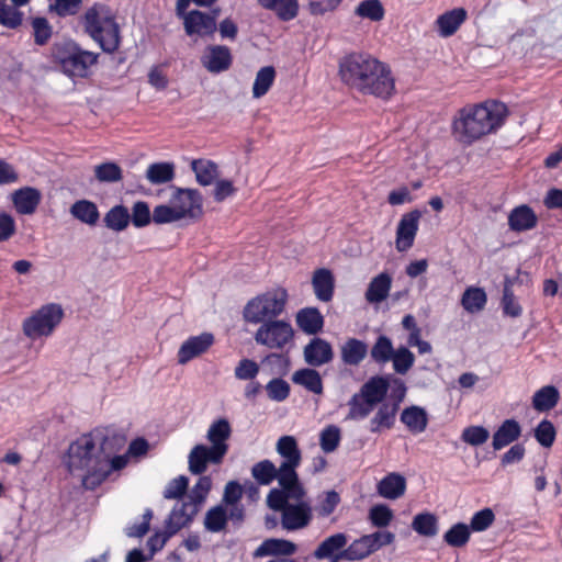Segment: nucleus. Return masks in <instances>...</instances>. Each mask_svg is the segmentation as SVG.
Returning a JSON list of instances; mask_svg holds the SVG:
<instances>
[{
    "instance_id": "obj_1",
    "label": "nucleus",
    "mask_w": 562,
    "mask_h": 562,
    "mask_svg": "<svg viewBox=\"0 0 562 562\" xmlns=\"http://www.w3.org/2000/svg\"><path fill=\"white\" fill-rule=\"evenodd\" d=\"M341 82L362 95L389 100L395 92V79L390 66L362 52L345 55L338 63Z\"/></svg>"
},
{
    "instance_id": "obj_2",
    "label": "nucleus",
    "mask_w": 562,
    "mask_h": 562,
    "mask_svg": "<svg viewBox=\"0 0 562 562\" xmlns=\"http://www.w3.org/2000/svg\"><path fill=\"white\" fill-rule=\"evenodd\" d=\"M507 115L506 104L496 100L468 104L454 115L452 135L459 143L471 145L483 136L497 132L505 124Z\"/></svg>"
},
{
    "instance_id": "obj_3",
    "label": "nucleus",
    "mask_w": 562,
    "mask_h": 562,
    "mask_svg": "<svg viewBox=\"0 0 562 562\" xmlns=\"http://www.w3.org/2000/svg\"><path fill=\"white\" fill-rule=\"evenodd\" d=\"M111 439L103 431L83 434L68 448L67 467L71 473L79 472L87 490L100 486V472L104 469V454Z\"/></svg>"
},
{
    "instance_id": "obj_4",
    "label": "nucleus",
    "mask_w": 562,
    "mask_h": 562,
    "mask_svg": "<svg viewBox=\"0 0 562 562\" xmlns=\"http://www.w3.org/2000/svg\"><path fill=\"white\" fill-rule=\"evenodd\" d=\"M85 33L106 54L121 46V30L111 8L101 2L93 3L81 16Z\"/></svg>"
},
{
    "instance_id": "obj_5",
    "label": "nucleus",
    "mask_w": 562,
    "mask_h": 562,
    "mask_svg": "<svg viewBox=\"0 0 562 562\" xmlns=\"http://www.w3.org/2000/svg\"><path fill=\"white\" fill-rule=\"evenodd\" d=\"M52 56L66 76L77 78H87L99 59L98 53L83 49L72 40L55 43Z\"/></svg>"
},
{
    "instance_id": "obj_6",
    "label": "nucleus",
    "mask_w": 562,
    "mask_h": 562,
    "mask_svg": "<svg viewBox=\"0 0 562 562\" xmlns=\"http://www.w3.org/2000/svg\"><path fill=\"white\" fill-rule=\"evenodd\" d=\"M288 302L285 289L278 288L267 291L251 299L244 307L243 315L250 324H263L265 322L277 321Z\"/></svg>"
},
{
    "instance_id": "obj_7",
    "label": "nucleus",
    "mask_w": 562,
    "mask_h": 562,
    "mask_svg": "<svg viewBox=\"0 0 562 562\" xmlns=\"http://www.w3.org/2000/svg\"><path fill=\"white\" fill-rule=\"evenodd\" d=\"M64 317V311L59 304L49 303L43 305L23 322V333L35 340L53 334Z\"/></svg>"
},
{
    "instance_id": "obj_8",
    "label": "nucleus",
    "mask_w": 562,
    "mask_h": 562,
    "mask_svg": "<svg viewBox=\"0 0 562 562\" xmlns=\"http://www.w3.org/2000/svg\"><path fill=\"white\" fill-rule=\"evenodd\" d=\"M294 336V330L289 322L270 321L265 322L257 329L255 340L258 345L270 349H283Z\"/></svg>"
},
{
    "instance_id": "obj_9",
    "label": "nucleus",
    "mask_w": 562,
    "mask_h": 562,
    "mask_svg": "<svg viewBox=\"0 0 562 562\" xmlns=\"http://www.w3.org/2000/svg\"><path fill=\"white\" fill-rule=\"evenodd\" d=\"M276 450L283 459L280 464L282 482H286L289 479H299L296 469L301 464L302 453L296 439L293 436L280 437L277 441Z\"/></svg>"
},
{
    "instance_id": "obj_10",
    "label": "nucleus",
    "mask_w": 562,
    "mask_h": 562,
    "mask_svg": "<svg viewBox=\"0 0 562 562\" xmlns=\"http://www.w3.org/2000/svg\"><path fill=\"white\" fill-rule=\"evenodd\" d=\"M280 490L272 488L267 497L268 506L276 512H283L290 505L289 499L301 501L305 496V490L299 479H289L282 482L279 479Z\"/></svg>"
},
{
    "instance_id": "obj_11",
    "label": "nucleus",
    "mask_w": 562,
    "mask_h": 562,
    "mask_svg": "<svg viewBox=\"0 0 562 562\" xmlns=\"http://www.w3.org/2000/svg\"><path fill=\"white\" fill-rule=\"evenodd\" d=\"M169 202L182 218H196L202 214V195L196 189L173 188Z\"/></svg>"
},
{
    "instance_id": "obj_12",
    "label": "nucleus",
    "mask_w": 562,
    "mask_h": 562,
    "mask_svg": "<svg viewBox=\"0 0 562 562\" xmlns=\"http://www.w3.org/2000/svg\"><path fill=\"white\" fill-rule=\"evenodd\" d=\"M290 504L281 513V526L288 531L300 530L307 527L312 520V507L303 499Z\"/></svg>"
},
{
    "instance_id": "obj_13",
    "label": "nucleus",
    "mask_w": 562,
    "mask_h": 562,
    "mask_svg": "<svg viewBox=\"0 0 562 562\" xmlns=\"http://www.w3.org/2000/svg\"><path fill=\"white\" fill-rule=\"evenodd\" d=\"M420 217L422 213L418 210H413L408 213H405L401 217L396 229L395 240L396 249L398 251H406L414 245Z\"/></svg>"
},
{
    "instance_id": "obj_14",
    "label": "nucleus",
    "mask_w": 562,
    "mask_h": 562,
    "mask_svg": "<svg viewBox=\"0 0 562 562\" xmlns=\"http://www.w3.org/2000/svg\"><path fill=\"white\" fill-rule=\"evenodd\" d=\"M201 64L211 74L224 72L233 64L232 52L225 45H210L201 57Z\"/></svg>"
},
{
    "instance_id": "obj_15",
    "label": "nucleus",
    "mask_w": 562,
    "mask_h": 562,
    "mask_svg": "<svg viewBox=\"0 0 562 562\" xmlns=\"http://www.w3.org/2000/svg\"><path fill=\"white\" fill-rule=\"evenodd\" d=\"M183 26L188 36H212L217 30L215 16L200 10L189 11L186 14Z\"/></svg>"
},
{
    "instance_id": "obj_16",
    "label": "nucleus",
    "mask_w": 562,
    "mask_h": 562,
    "mask_svg": "<svg viewBox=\"0 0 562 562\" xmlns=\"http://www.w3.org/2000/svg\"><path fill=\"white\" fill-rule=\"evenodd\" d=\"M348 543V536L344 532L334 533L325 538L314 550L313 557L316 560H328L329 562L345 561L344 551Z\"/></svg>"
},
{
    "instance_id": "obj_17",
    "label": "nucleus",
    "mask_w": 562,
    "mask_h": 562,
    "mask_svg": "<svg viewBox=\"0 0 562 562\" xmlns=\"http://www.w3.org/2000/svg\"><path fill=\"white\" fill-rule=\"evenodd\" d=\"M214 344V335L211 333H202L191 336L180 346L177 358L179 364H186L192 359L206 352Z\"/></svg>"
},
{
    "instance_id": "obj_18",
    "label": "nucleus",
    "mask_w": 562,
    "mask_h": 562,
    "mask_svg": "<svg viewBox=\"0 0 562 562\" xmlns=\"http://www.w3.org/2000/svg\"><path fill=\"white\" fill-rule=\"evenodd\" d=\"M232 435V427L226 418H218L214 420L206 432V439L211 442V448L214 454L225 457L228 451L227 440Z\"/></svg>"
},
{
    "instance_id": "obj_19",
    "label": "nucleus",
    "mask_w": 562,
    "mask_h": 562,
    "mask_svg": "<svg viewBox=\"0 0 562 562\" xmlns=\"http://www.w3.org/2000/svg\"><path fill=\"white\" fill-rule=\"evenodd\" d=\"M303 355L305 362L315 368L330 362L334 358V350L327 340L314 337L304 347Z\"/></svg>"
},
{
    "instance_id": "obj_20",
    "label": "nucleus",
    "mask_w": 562,
    "mask_h": 562,
    "mask_svg": "<svg viewBox=\"0 0 562 562\" xmlns=\"http://www.w3.org/2000/svg\"><path fill=\"white\" fill-rule=\"evenodd\" d=\"M212 451L202 443L194 446L188 457L189 471L194 475H201L206 471L207 463L221 464L224 458Z\"/></svg>"
},
{
    "instance_id": "obj_21",
    "label": "nucleus",
    "mask_w": 562,
    "mask_h": 562,
    "mask_svg": "<svg viewBox=\"0 0 562 562\" xmlns=\"http://www.w3.org/2000/svg\"><path fill=\"white\" fill-rule=\"evenodd\" d=\"M198 512L199 509L194 503L184 501L181 504H176L165 521V528L169 531V535L175 536L181 528L192 521Z\"/></svg>"
},
{
    "instance_id": "obj_22",
    "label": "nucleus",
    "mask_w": 562,
    "mask_h": 562,
    "mask_svg": "<svg viewBox=\"0 0 562 562\" xmlns=\"http://www.w3.org/2000/svg\"><path fill=\"white\" fill-rule=\"evenodd\" d=\"M15 211L21 215L33 214L42 201V193L34 187H23L11 193Z\"/></svg>"
},
{
    "instance_id": "obj_23",
    "label": "nucleus",
    "mask_w": 562,
    "mask_h": 562,
    "mask_svg": "<svg viewBox=\"0 0 562 562\" xmlns=\"http://www.w3.org/2000/svg\"><path fill=\"white\" fill-rule=\"evenodd\" d=\"M538 217L535 211L527 204L514 207L508 214V226L513 232H526L535 228Z\"/></svg>"
},
{
    "instance_id": "obj_24",
    "label": "nucleus",
    "mask_w": 562,
    "mask_h": 562,
    "mask_svg": "<svg viewBox=\"0 0 562 562\" xmlns=\"http://www.w3.org/2000/svg\"><path fill=\"white\" fill-rule=\"evenodd\" d=\"M376 406L378 409L369 423V430L372 434L381 432L383 429H391L395 424L398 411V403L384 402Z\"/></svg>"
},
{
    "instance_id": "obj_25",
    "label": "nucleus",
    "mask_w": 562,
    "mask_h": 562,
    "mask_svg": "<svg viewBox=\"0 0 562 562\" xmlns=\"http://www.w3.org/2000/svg\"><path fill=\"white\" fill-rule=\"evenodd\" d=\"M467 20V11L463 8H456L440 14L435 24L441 37L452 36L462 23Z\"/></svg>"
},
{
    "instance_id": "obj_26",
    "label": "nucleus",
    "mask_w": 562,
    "mask_h": 562,
    "mask_svg": "<svg viewBox=\"0 0 562 562\" xmlns=\"http://www.w3.org/2000/svg\"><path fill=\"white\" fill-rule=\"evenodd\" d=\"M389 387L390 383L387 378L374 375L361 385L358 393L376 406L384 403L383 401L387 394Z\"/></svg>"
},
{
    "instance_id": "obj_27",
    "label": "nucleus",
    "mask_w": 562,
    "mask_h": 562,
    "mask_svg": "<svg viewBox=\"0 0 562 562\" xmlns=\"http://www.w3.org/2000/svg\"><path fill=\"white\" fill-rule=\"evenodd\" d=\"M296 552V544L286 539L270 538L261 542L255 550L254 557L283 555L289 558Z\"/></svg>"
},
{
    "instance_id": "obj_28",
    "label": "nucleus",
    "mask_w": 562,
    "mask_h": 562,
    "mask_svg": "<svg viewBox=\"0 0 562 562\" xmlns=\"http://www.w3.org/2000/svg\"><path fill=\"white\" fill-rule=\"evenodd\" d=\"M368 345L358 338H348L340 346V358L345 366L358 367L367 357Z\"/></svg>"
},
{
    "instance_id": "obj_29",
    "label": "nucleus",
    "mask_w": 562,
    "mask_h": 562,
    "mask_svg": "<svg viewBox=\"0 0 562 562\" xmlns=\"http://www.w3.org/2000/svg\"><path fill=\"white\" fill-rule=\"evenodd\" d=\"M314 293L321 302H329L334 296L335 279L330 270L321 268L314 271L312 278Z\"/></svg>"
},
{
    "instance_id": "obj_30",
    "label": "nucleus",
    "mask_w": 562,
    "mask_h": 562,
    "mask_svg": "<svg viewBox=\"0 0 562 562\" xmlns=\"http://www.w3.org/2000/svg\"><path fill=\"white\" fill-rule=\"evenodd\" d=\"M406 479L396 472L385 475L376 485L378 494L386 499H397L405 494Z\"/></svg>"
},
{
    "instance_id": "obj_31",
    "label": "nucleus",
    "mask_w": 562,
    "mask_h": 562,
    "mask_svg": "<svg viewBox=\"0 0 562 562\" xmlns=\"http://www.w3.org/2000/svg\"><path fill=\"white\" fill-rule=\"evenodd\" d=\"M257 2L262 9L273 12L283 22L294 20L299 14L297 0H257Z\"/></svg>"
},
{
    "instance_id": "obj_32",
    "label": "nucleus",
    "mask_w": 562,
    "mask_h": 562,
    "mask_svg": "<svg viewBox=\"0 0 562 562\" xmlns=\"http://www.w3.org/2000/svg\"><path fill=\"white\" fill-rule=\"evenodd\" d=\"M297 327L307 335H316L324 327V316L317 307H304L296 313Z\"/></svg>"
},
{
    "instance_id": "obj_33",
    "label": "nucleus",
    "mask_w": 562,
    "mask_h": 562,
    "mask_svg": "<svg viewBox=\"0 0 562 562\" xmlns=\"http://www.w3.org/2000/svg\"><path fill=\"white\" fill-rule=\"evenodd\" d=\"M520 435L521 427L519 423L515 419H506L494 432L492 446L495 450H501L516 441Z\"/></svg>"
},
{
    "instance_id": "obj_34",
    "label": "nucleus",
    "mask_w": 562,
    "mask_h": 562,
    "mask_svg": "<svg viewBox=\"0 0 562 562\" xmlns=\"http://www.w3.org/2000/svg\"><path fill=\"white\" fill-rule=\"evenodd\" d=\"M401 422L412 434H422L428 425V415L425 408L416 405L404 408L400 416Z\"/></svg>"
},
{
    "instance_id": "obj_35",
    "label": "nucleus",
    "mask_w": 562,
    "mask_h": 562,
    "mask_svg": "<svg viewBox=\"0 0 562 562\" xmlns=\"http://www.w3.org/2000/svg\"><path fill=\"white\" fill-rule=\"evenodd\" d=\"M392 285V278L389 273L382 272L374 277L366 291V300L369 303H380L384 301Z\"/></svg>"
},
{
    "instance_id": "obj_36",
    "label": "nucleus",
    "mask_w": 562,
    "mask_h": 562,
    "mask_svg": "<svg viewBox=\"0 0 562 562\" xmlns=\"http://www.w3.org/2000/svg\"><path fill=\"white\" fill-rule=\"evenodd\" d=\"M292 382L301 385L314 394L323 393V380L318 371L313 368L296 370L292 375Z\"/></svg>"
},
{
    "instance_id": "obj_37",
    "label": "nucleus",
    "mask_w": 562,
    "mask_h": 562,
    "mask_svg": "<svg viewBox=\"0 0 562 562\" xmlns=\"http://www.w3.org/2000/svg\"><path fill=\"white\" fill-rule=\"evenodd\" d=\"M559 400V390L554 385H546L533 393L531 403L537 412L544 413L555 407Z\"/></svg>"
},
{
    "instance_id": "obj_38",
    "label": "nucleus",
    "mask_w": 562,
    "mask_h": 562,
    "mask_svg": "<svg viewBox=\"0 0 562 562\" xmlns=\"http://www.w3.org/2000/svg\"><path fill=\"white\" fill-rule=\"evenodd\" d=\"M70 214L81 223L93 226L100 217L95 203L89 200H78L70 206Z\"/></svg>"
},
{
    "instance_id": "obj_39",
    "label": "nucleus",
    "mask_w": 562,
    "mask_h": 562,
    "mask_svg": "<svg viewBox=\"0 0 562 562\" xmlns=\"http://www.w3.org/2000/svg\"><path fill=\"white\" fill-rule=\"evenodd\" d=\"M105 227L114 232H122L127 228L131 223L128 209L123 204L111 207L103 217Z\"/></svg>"
},
{
    "instance_id": "obj_40",
    "label": "nucleus",
    "mask_w": 562,
    "mask_h": 562,
    "mask_svg": "<svg viewBox=\"0 0 562 562\" xmlns=\"http://www.w3.org/2000/svg\"><path fill=\"white\" fill-rule=\"evenodd\" d=\"M280 467L268 459L255 463L251 468V475L260 485H269L281 477Z\"/></svg>"
},
{
    "instance_id": "obj_41",
    "label": "nucleus",
    "mask_w": 562,
    "mask_h": 562,
    "mask_svg": "<svg viewBox=\"0 0 562 562\" xmlns=\"http://www.w3.org/2000/svg\"><path fill=\"white\" fill-rule=\"evenodd\" d=\"M348 414L346 416V420H363L366 419L374 409L375 405L371 402H368L361 394L358 392L355 393L348 401Z\"/></svg>"
},
{
    "instance_id": "obj_42",
    "label": "nucleus",
    "mask_w": 562,
    "mask_h": 562,
    "mask_svg": "<svg viewBox=\"0 0 562 562\" xmlns=\"http://www.w3.org/2000/svg\"><path fill=\"white\" fill-rule=\"evenodd\" d=\"M175 178V164L173 162H154L150 164L146 170V179L151 184H162L171 181Z\"/></svg>"
},
{
    "instance_id": "obj_43",
    "label": "nucleus",
    "mask_w": 562,
    "mask_h": 562,
    "mask_svg": "<svg viewBox=\"0 0 562 562\" xmlns=\"http://www.w3.org/2000/svg\"><path fill=\"white\" fill-rule=\"evenodd\" d=\"M191 168L201 186L212 184L217 177V165L212 160L194 159L191 162Z\"/></svg>"
},
{
    "instance_id": "obj_44",
    "label": "nucleus",
    "mask_w": 562,
    "mask_h": 562,
    "mask_svg": "<svg viewBox=\"0 0 562 562\" xmlns=\"http://www.w3.org/2000/svg\"><path fill=\"white\" fill-rule=\"evenodd\" d=\"M394 351L391 338L380 335L370 349V356L375 363L385 364L391 361Z\"/></svg>"
},
{
    "instance_id": "obj_45",
    "label": "nucleus",
    "mask_w": 562,
    "mask_h": 562,
    "mask_svg": "<svg viewBox=\"0 0 562 562\" xmlns=\"http://www.w3.org/2000/svg\"><path fill=\"white\" fill-rule=\"evenodd\" d=\"M276 79V69L266 66L258 70L252 86V97L259 99L268 93Z\"/></svg>"
},
{
    "instance_id": "obj_46",
    "label": "nucleus",
    "mask_w": 562,
    "mask_h": 562,
    "mask_svg": "<svg viewBox=\"0 0 562 562\" xmlns=\"http://www.w3.org/2000/svg\"><path fill=\"white\" fill-rule=\"evenodd\" d=\"M487 297L486 293L481 288H468L461 300V304L467 312L476 313L484 308Z\"/></svg>"
},
{
    "instance_id": "obj_47",
    "label": "nucleus",
    "mask_w": 562,
    "mask_h": 562,
    "mask_svg": "<svg viewBox=\"0 0 562 562\" xmlns=\"http://www.w3.org/2000/svg\"><path fill=\"white\" fill-rule=\"evenodd\" d=\"M24 14L19 7L0 1V24L10 30H16L23 23Z\"/></svg>"
},
{
    "instance_id": "obj_48",
    "label": "nucleus",
    "mask_w": 562,
    "mask_h": 562,
    "mask_svg": "<svg viewBox=\"0 0 562 562\" xmlns=\"http://www.w3.org/2000/svg\"><path fill=\"white\" fill-rule=\"evenodd\" d=\"M412 528L420 536L434 537L438 532V519L431 513H420L414 517Z\"/></svg>"
},
{
    "instance_id": "obj_49",
    "label": "nucleus",
    "mask_w": 562,
    "mask_h": 562,
    "mask_svg": "<svg viewBox=\"0 0 562 562\" xmlns=\"http://www.w3.org/2000/svg\"><path fill=\"white\" fill-rule=\"evenodd\" d=\"M471 530L469 526L463 522H457L445 532L443 541L452 548H461L469 542Z\"/></svg>"
},
{
    "instance_id": "obj_50",
    "label": "nucleus",
    "mask_w": 562,
    "mask_h": 562,
    "mask_svg": "<svg viewBox=\"0 0 562 562\" xmlns=\"http://www.w3.org/2000/svg\"><path fill=\"white\" fill-rule=\"evenodd\" d=\"M355 13L362 19L379 22L384 19L385 10L380 0H363L356 7Z\"/></svg>"
},
{
    "instance_id": "obj_51",
    "label": "nucleus",
    "mask_w": 562,
    "mask_h": 562,
    "mask_svg": "<svg viewBox=\"0 0 562 562\" xmlns=\"http://www.w3.org/2000/svg\"><path fill=\"white\" fill-rule=\"evenodd\" d=\"M94 177L101 183H114L122 180L123 171L116 162L105 161L94 167Z\"/></svg>"
},
{
    "instance_id": "obj_52",
    "label": "nucleus",
    "mask_w": 562,
    "mask_h": 562,
    "mask_svg": "<svg viewBox=\"0 0 562 562\" xmlns=\"http://www.w3.org/2000/svg\"><path fill=\"white\" fill-rule=\"evenodd\" d=\"M227 524V512L221 505L210 508L204 518V527L210 532H221Z\"/></svg>"
},
{
    "instance_id": "obj_53",
    "label": "nucleus",
    "mask_w": 562,
    "mask_h": 562,
    "mask_svg": "<svg viewBox=\"0 0 562 562\" xmlns=\"http://www.w3.org/2000/svg\"><path fill=\"white\" fill-rule=\"evenodd\" d=\"M113 446H108L104 454V469L100 472V485L110 476L113 471H120L127 464L126 456H112Z\"/></svg>"
},
{
    "instance_id": "obj_54",
    "label": "nucleus",
    "mask_w": 562,
    "mask_h": 562,
    "mask_svg": "<svg viewBox=\"0 0 562 562\" xmlns=\"http://www.w3.org/2000/svg\"><path fill=\"white\" fill-rule=\"evenodd\" d=\"M391 361L396 373L406 374L414 366L415 356L407 347L401 346L395 349Z\"/></svg>"
},
{
    "instance_id": "obj_55",
    "label": "nucleus",
    "mask_w": 562,
    "mask_h": 562,
    "mask_svg": "<svg viewBox=\"0 0 562 562\" xmlns=\"http://www.w3.org/2000/svg\"><path fill=\"white\" fill-rule=\"evenodd\" d=\"M373 553L369 542H367L366 536L355 540L344 551L342 558L345 561H357L362 560Z\"/></svg>"
},
{
    "instance_id": "obj_56",
    "label": "nucleus",
    "mask_w": 562,
    "mask_h": 562,
    "mask_svg": "<svg viewBox=\"0 0 562 562\" xmlns=\"http://www.w3.org/2000/svg\"><path fill=\"white\" fill-rule=\"evenodd\" d=\"M341 440L340 429L335 425L325 427L319 434V446L325 453L334 452Z\"/></svg>"
},
{
    "instance_id": "obj_57",
    "label": "nucleus",
    "mask_w": 562,
    "mask_h": 562,
    "mask_svg": "<svg viewBox=\"0 0 562 562\" xmlns=\"http://www.w3.org/2000/svg\"><path fill=\"white\" fill-rule=\"evenodd\" d=\"M535 438L543 448H551L557 438V430L552 422L542 419L533 431Z\"/></svg>"
},
{
    "instance_id": "obj_58",
    "label": "nucleus",
    "mask_w": 562,
    "mask_h": 562,
    "mask_svg": "<svg viewBox=\"0 0 562 562\" xmlns=\"http://www.w3.org/2000/svg\"><path fill=\"white\" fill-rule=\"evenodd\" d=\"M502 306L505 315L510 317H518L521 315L522 308L516 301L512 290V282L506 279L503 289Z\"/></svg>"
},
{
    "instance_id": "obj_59",
    "label": "nucleus",
    "mask_w": 562,
    "mask_h": 562,
    "mask_svg": "<svg viewBox=\"0 0 562 562\" xmlns=\"http://www.w3.org/2000/svg\"><path fill=\"white\" fill-rule=\"evenodd\" d=\"M131 223L136 228H143L150 224L153 214L150 213L149 205L145 201H137L132 206Z\"/></svg>"
},
{
    "instance_id": "obj_60",
    "label": "nucleus",
    "mask_w": 562,
    "mask_h": 562,
    "mask_svg": "<svg viewBox=\"0 0 562 562\" xmlns=\"http://www.w3.org/2000/svg\"><path fill=\"white\" fill-rule=\"evenodd\" d=\"M82 7V0H55L48 4V11L59 18L76 15Z\"/></svg>"
},
{
    "instance_id": "obj_61",
    "label": "nucleus",
    "mask_w": 562,
    "mask_h": 562,
    "mask_svg": "<svg viewBox=\"0 0 562 562\" xmlns=\"http://www.w3.org/2000/svg\"><path fill=\"white\" fill-rule=\"evenodd\" d=\"M267 395L271 401L274 402H283L285 401L290 395V384L281 379V378H274L270 380L266 386Z\"/></svg>"
},
{
    "instance_id": "obj_62",
    "label": "nucleus",
    "mask_w": 562,
    "mask_h": 562,
    "mask_svg": "<svg viewBox=\"0 0 562 562\" xmlns=\"http://www.w3.org/2000/svg\"><path fill=\"white\" fill-rule=\"evenodd\" d=\"M211 486L212 480L210 476H200L195 485L192 487L190 494L188 495L187 502L194 503L195 507L199 509V506L205 501Z\"/></svg>"
},
{
    "instance_id": "obj_63",
    "label": "nucleus",
    "mask_w": 562,
    "mask_h": 562,
    "mask_svg": "<svg viewBox=\"0 0 562 562\" xmlns=\"http://www.w3.org/2000/svg\"><path fill=\"white\" fill-rule=\"evenodd\" d=\"M32 27L34 32V42L36 45L43 46L52 37L53 27L46 18H34L32 20Z\"/></svg>"
},
{
    "instance_id": "obj_64",
    "label": "nucleus",
    "mask_w": 562,
    "mask_h": 562,
    "mask_svg": "<svg viewBox=\"0 0 562 562\" xmlns=\"http://www.w3.org/2000/svg\"><path fill=\"white\" fill-rule=\"evenodd\" d=\"M369 519L374 527L384 528L392 521L393 512L386 505H374L369 510Z\"/></svg>"
}]
</instances>
